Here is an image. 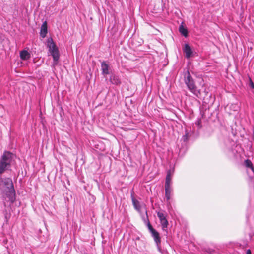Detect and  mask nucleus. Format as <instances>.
I'll list each match as a JSON object with an SVG mask.
<instances>
[{
	"instance_id": "19",
	"label": "nucleus",
	"mask_w": 254,
	"mask_h": 254,
	"mask_svg": "<svg viewBox=\"0 0 254 254\" xmlns=\"http://www.w3.org/2000/svg\"><path fill=\"white\" fill-rule=\"evenodd\" d=\"M201 120L200 119H198L196 122H195V124L196 125L198 126V127L199 128H200L201 126Z\"/></svg>"
},
{
	"instance_id": "21",
	"label": "nucleus",
	"mask_w": 254,
	"mask_h": 254,
	"mask_svg": "<svg viewBox=\"0 0 254 254\" xmlns=\"http://www.w3.org/2000/svg\"><path fill=\"white\" fill-rule=\"evenodd\" d=\"M246 254H251V251L250 249H248L246 251Z\"/></svg>"
},
{
	"instance_id": "9",
	"label": "nucleus",
	"mask_w": 254,
	"mask_h": 254,
	"mask_svg": "<svg viewBox=\"0 0 254 254\" xmlns=\"http://www.w3.org/2000/svg\"><path fill=\"white\" fill-rule=\"evenodd\" d=\"M183 51L187 59H189L192 56L193 51L191 47L188 44H185L183 47Z\"/></svg>"
},
{
	"instance_id": "20",
	"label": "nucleus",
	"mask_w": 254,
	"mask_h": 254,
	"mask_svg": "<svg viewBox=\"0 0 254 254\" xmlns=\"http://www.w3.org/2000/svg\"><path fill=\"white\" fill-rule=\"evenodd\" d=\"M250 86L252 88L254 89V84L253 83V82L252 81H251Z\"/></svg>"
},
{
	"instance_id": "4",
	"label": "nucleus",
	"mask_w": 254,
	"mask_h": 254,
	"mask_svg": "<svg viewBox=\"0 0 254 254\" xmlns=\"http://www.w3.org/2000/svg\"><path fill=\"white\" fill-rule=\"evenodd\" d=\"M47 47L49 48V51L53 59V64L55 66L57 64L59 59V51L55 43L53 42L52 39H48L47 41Z\"/></svg>"
},
{
	"instance_id": "15",
	"label": "nucleus",
	"mask_w": 254,
	"mask_h": 254,
	"mask_svg": "<svg viewBox=\"0 0 254 254\" xmlns=\"http://www.w3.org/2000/svg\"><path fill=\"white\" fill-rule=\"evenodd\" d=\"M20 57L23 60H27L30 58V54L27 51L22 50L20 53Z\"/></svg>"
},
{
	"instance_id": "18",
	"label": "nucleus",
	"mask_w": 254,
	"mask_h": 254,
	"mask_svg": "<svg viewBox=\"0 0 254 254\" xmlns=\"http://www.w3.org/2000/svg\"><path fill=\"white\" fill-rule=\"evenodd\" d=\"M5 221L7 223L8 221V220L10 217V214H8L7 212L5 214Z\"/></svg>"
},
{
	"instance_id": "11",
	"label": "nucleus",
	"mask_w": 254,
	"mask_h": 254,
	"mask_svg": "<svg viewBox=\"0 0 254 254\" xmlns=\"http://www.w3.org/2000/svg\"><path fill=\"white\" fill-rule=\"evenodd\" d=\"M110 81L112 84L116 85H119L121 83V79L119 76L114 74L110 76Z\"/></svg>"
},
{
	"instance_id": "17",
	"label": "nucleus",
	"mask_w": 254,
	"mask_h": 254,
	"mask_svg": "<svg viewBox=\"0 0 254 254\" xmlns=\"http://www.w3.org/2000/svg\"><path fill=\"white\" fill-rule=\"evenodd\" d=\"M179 31L185 37L188 36V30L182 25L179 26Z\"/></svg>"
},
{
	"instance_id": "2",
	"label": "nucleus",
	"mask_w": 254,
	"mask_h": 254,
	"mask_svg": "<svg viewBox=\"0 0 254 254\" xmlns=\"http://www.w3.org/2000/svg\"><path fill=\"white\" fill-rule=\"evenodd\" d=\"M16 155L9 151H4L0 157V175L10 170L15 163Z\"/></svg>"
},
{
	"instance_id": "1",
	"label": "nucleus",
	"mask_w": 254,
	"mask_h": 254,
	"mask_svg": "<svg viewBox=\"0 0 254 254\" xmlns=\"http://www.w3.org/2000/svg\"><path fill=\"white\" fill-rule=\"evenodd\" d=\"M0 190L4 201L14 203L16 199V193L14 184L11 178L0 176Z\"/></svg>"
},
{
	"instance_id": "12",
	"label": "nucleus",
	"mask_w": 254,
	"mask_h": 254,
	"mask_svg": "<svg viewBox=\"0 0 254 254\" xmlns=\"http://www.w3.org/2000/svg\"><path fill=\"white\" fill-rule=\"evenodd\" d=\"M101 70L102 74L104 76L109 74V66L105 62H103L101 63Z\"/></svg>"
},
{
	"instance_id": "22",
	"label": "nucleus",
	"mask_w": 254,
	"mask_h": 254,
	"mask_svg": "<svg viewBox=\"0 0 254 254\" xmlns=\"http://www.w3.org/2000/svg\"><path fill=\"white\" fill-rule=\"evenodd\" d=\"M4 205H5V206L6 205L5 202H4Z\"/></svg>"
},
{
	"instance_id": "14",
	"label": "nucleus",
	"mask_w": 254,
	"mask_h": 254,
	"mask_svg": "<svg viewBox=\"0 0 254 254\" xmlns=\"http://www.w3.org/2000/svg\"><path fill=\"white\" fill-rule=\"evenodd\" d=\"M47 34V22L45 21L42 24L40 30V36L42 38H45Z\"/></svg>"
},
{
	"instance_id": "8",
	"label": "nucleus",
	"mask_w": 254,
	"mask_h": 254,
	"mask_svg": "<svg viewBox=\"0 0 254 254\" xmlns=\"http://www.w3.org/2000/svg\"><path fill=\"white\" fill-rule=\"evenodd\" d=\"M244 165L247 168L249 176L250 177H253L254 176V168L252 162L250 160L247 159L244 162Z\"/></svg>"
},
{
	"instance_id": "5",
	"label": "nucleus",
	"mask_w": 254,
	"mask_h": 254,
	"mask_svg": "<svg viewBox=\"0 0 254 254\" xmlns=\"http://www.w3.org/2000/svg\"><path fill=\"white\" fill-rule=\"evenodd\" d=\"M172 172L171 170L167 171L165 183V197L167 203H170L169 200L171 198L172 191V188L171 187V178Z\"/></svg>"
},
{
	"instance_id": "13",
	"label": "nucleus",
	"mask_w": 254,
	"mask_h": 254,
	"mask_svg": "<svg viewBox=\"0 0 254 254\" xmlns=\"http://www.w3.org/2000/svg\"><path fill=\"white\" fill-rule=\"evenodd\" d=\"M140 214L143 221L147 225L148 228L152 226L148 219L147 210L146 209L145 210V214H143L142 212H141V214Z\"/></svg>"
},
{
	"instance_id": "6",
	"label": "nucleus",
	"mask_w": 254,
	"mask_h": 254,
	"mask_svg": "<svg viewBox=\"0 0 254 254\" xmlns=\"http://www.w3.org/2000/svg\"><path fill=\"white\" fill-rule=\"evenodd\" d=\"M158 249H160L161 238L159 233L152 226L148 228Z\"/></svg>"
},
{
	"instance_id": "10",
	"label": "nucleus",
	"mask_w": 254,
	"mask_h": 254,
	"mask_svg": "<svg viewBox=\"0 0 254 254\" xmlns=\"http://www.w3.org/2000/svg\"><path fill=\"white\" fill-rule=\"evenodd\" d=\"M131 198L132 204L135 209L136 210L139 214H141V206L140 202L135 198L133 192L131 193Z\"/></svg>"
},
{
	"instance_id": "16",
	"label": "nucleus",
	"mask_w": 254,
	"mask_h": 254,
	"mask_svg": "<svg viewBox=\"0 0 254 254\" xmlns=\"http://www.w3.org/2000/svg\"><path fill=\"white\" fill-rule=\"evenodd\" d=\"M192 132L190 130H188L187 129L186 130L185 134L182 137V140L186 143L188 140L189 138L191 136Z\"/></svg>"
},
{
	"instance_id": "3",
	"label": "nucleus",
	"mask_w": 254,
	"mask_h": 254,
	"mask_svg": "<svg viewBox=\"0 0 254 254\" xmlns=\"http://www.w3.org/2000/svg\"><path fill=\"white\" fill-rule=\"evenodd\" d=\"M184 80L188 90L194 95L198 97L200 94V90L197 88L194 80L189 71H187L185 74Z\"/></svg>"
},
{
	"instance_id": "7",
	"label": "nucleus",
	"mask_w": 254,
	"mask_h": 254,
	"mask_svg": "<svg viewBox=\"0 0 254 254\" xmlns=\"http://www.w3.org/2000/svg\"><path fill=\"white\" fill-rule=\"evenodd\" d=\"M157 214L160 221L162 229L164 230L168 225V222L166 218L167 214L164 212L159 211L157 213Z\"/></svg>"
}]
</instances>
